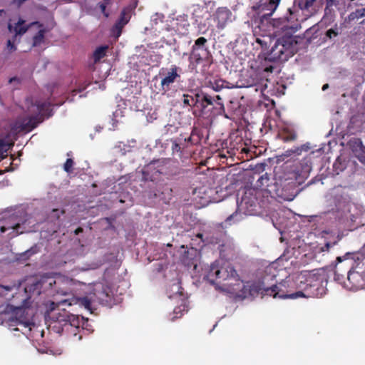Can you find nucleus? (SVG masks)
<instances>
[{
  "instance_id": "nucleus-1",
  "label": "nucleus",
  "mask_w": 365,
  "mask_h": 365,
  "mask_svg": "<svg viewBox=\"0 0 365 365\" xmlns=\"http://www.w3.org/2000/svg\"><path fill=\"white\" fill-rule=\"evenodd\" d=\"M252 49L261 51L255 61L259 70L272 72L274 66L270 64L276 61H286L294 55L293 46L289 38L275 39L271 34H257L255 31L252 36Z\"/></svg>"
},
{
  "instance_id": "nucleus-2",
  "label": "nucleus",
  "mask_w": 365,
  "mask_h": 365,
  "mask_svg": "<svg viewBox=\"0 0 365 365\" xmlns=\"http://www.w3.org/2000/svg\"><path fill=\"white\" fill-rule=\"evenodd\" d=\"M276 268L274 264H269L263 270L259 269L257 272L258 280L252 282V292L262 298L265 296L272 297L274 299H297L304 294L302 291L294 292L296 280L285 279L279 283L273 284L276 278Z\"/></svg>"
},
{
  "instance_id": "nucleus-3",
  "label": "nucleus",
  "mask_w": 365,
  "mask_h": 365,
  "mask_svg": "<svg viewBox=\"0 0 365 365\" xmlns=\"http://www.w3.org/2000/svg\"><path fill=\"white\" fill-rule=\"evenodd\" d=\"M206 278L211 284H216L219 289L234 294L237 298L245 299L251 295L250 282L240 279L228 262L221 265L217 261L211 264Z\"/></svg>"
},
{
  "instance_id": "nucleus-4",
  "label": "nucleus",
  "mask_w": 365,
  "mask_h": 365,
  "mask_svg": "<svg viewBox=\"0 0 365 365\" xmlns=\"http://www.w3.org/2000/svg\"><path fill=\"white\" fill-rule=\"evenodd\" d=\"M327 284L325 271L323 269H313L302 271L296 277V286L304 294L302 297H315L319 294V289L323 284Z\"/></svg>"
},
{
  "instance_id": "nucleus-5",
  "label": "nucleus",
  "mask_w": 365,
  "mask_h": 365,
  "mask_svg": "<svg viewBox=\"0 0 365 365\" xmlns=\"http://www.w3.org/2000/svg\"><path fill=\"white\" fill-rule=\"evenodd\" d=\"M345 265L350 267L346 272L347 283H345V288L350 290L365 289V258L361 259L359 255L348 256Z\"/></svg>"
},
{
  "instance_id": "nucleus-6",
  "label": "nucleus",
  "mask_w": 365,
  "mask_h": 365,
  "mask_svg": "<svg viewBox=\"0 0 365 365\" xmlns=\"http://www.w3.org/2000/svg\"><path fill=\"white\" fill-rule=\"evenodd\" d=\"M237 209L222 222V227H227L251 215V185H246L237 194Z\"/></svg>"
},
{
  "instance_id": "nucleus-7",
  "label": "nucleus",
  "mask_w": 365,
  "mask_h": 365,
  "mask_svg": "<svg viewBox=\"0 0 365 365\" xmlns=\"http://www.w3.org/2000/svg\"><path fill=\"white\" fill-rule=\"evenodd\" d=\"M207 40L205 37H200L195 40L192 46L189 57L190 65L192 69L196 68L197 66L206 61L210 56L208 48L206 47Z\"/></svg>"
},
{
  "instance_id": "nucleus-8",
  "label": "nucleus",
  "mask_w": 365,
  "mask_h": 365,
  "mask_svg": "<svg viewBox=\"0 0 365 365\" xmlns=\"http://www.w3.org/2000/svg\"><path fill=\"white\" fill-rule=\"evenodd\" d=\"M180 68L173 65L170 70L163 73L161 76L160 91L163 95H169V92L172 90L173 84L180 78V75L178 73Z\"/></svg>"
},
{
  "instance_id": "nucleus-9",
  "label": "nucleus",
  "mask_w": 365,
  "mask_h": 365,
  "mask_svg": "<svg viewBox=\"0 0 365 365\" xmlns=\"http://www.w3.org/2000/svg\"><path fill=\"white\" fill-rule=\"evenodd\" d=\"M299 164V166L293 170V173H290L292 176L288 177V179L294 180L297 183L301 184L308 178L312 166L311 159L308 158H303Z\"/></svg>"
},
{
  "instance_id": "nucleus-10",
  "label": "nucleus",
  "mask_w": 365,
  "mask_h": 365,
  "mask_svg": "<svg viewBox=\"0 0 365 365\" xmlns=\"http://www.w3.org/2000/svg\"><path fill=\"white\" fill-rule=\"evenodd\" d=\"M66 304H67L68 306H72L73 304H78L80 307H83L86 309L92 312L91 300L88 297L64 299L57 303L51 302L49 304V310L51 312H54L60 306H63Z\"/></svg>"
},
{
  "instance_id": "nucleus-11",
  "label": "nucleus",
  "mask_w": 365,
  "mask_h": 365,
  "mask_svg": "<svg viewBox=\"0 0 365 365\" xmlns=\"http://www.w3.org/2000/svg\"><path fill=\"white\" fill-rule=\"evenodd\" d=\"M213 20L219 29H223L232 21V13L227 7H219L213 14Z\"/></svg>"
},
{
  "instance_id": "nucleus-12",
  "label": "nucleus",
  "mask_w": 365,
  "mask_h": 365,
  "mask_svg": "<svg viewBox=\"0 0 365 365\" xmlns=\"http://www.w3.org/2000/svg\"><path fill=\"white\" fill-rule=\"evenodd\" d=\"M200 95V98L198 103H200V106L202 110L211 106L212 108H215L216 110V111L214 112L215 115L222 114V113L225 111L223 103L217 102L211 96L207 93H202Z\"/></svg>"
},
{
  "instance_id": "nucleus-13",
  "label": "nucleus",
  "mask_w": 365,
  "mask_h": 365,
  "mask_svg": "<svg viewBox=\"0 0 365 365\" xmlns=\"http://www.w3.org/2000/svg\"><path fill=\"white\" fill-rule=\"evenodd\" d=\"M130 19V9L128 7L124 8L120 12L119 19L111 29V32L115 37L118 38L121 35L123 28L129 22Z\"/></svg>"
},
{
  "instance_id": "nucleus-14",
  "label": "nucleus",
  "mask_w": 365,
  "mask_h": 365,
  "mask_svg": "<svg viewBox=\"0 0 365 365\" xmlns=\"http://www.w3.org/2000/svg\"><path fill=\"white\" fill-rule=\"evenodd\" d=\"M62 311L63 313H58L56 321L59 322H64L65 324H68L71 327H74L76 328L79 327L81 321L78 315L71 314L69 312L66 311L64 308L62 309Z\"/></svg>"
},
{
  "instance_id": "nucleus-15",
  "label": "nucleus",
  "mask_w": 365,
  "mask_h": 365,
  "mask_svg": "<svg viewBox=\"0 0 365 365\" xmlns=\"http://www.w3.org/2000/svg\"><path fill=\"white\" fill-rule=\"evenodd\" d=\"M34 105L37 108V110L39 113L38 116L41 120H43L44 117L48 118L52 115L51 105L49 102L36 101Z\"/></svg>"
},
{
  "instance_id": "nucleus-16",
  "label": "nucleus",
  "mask_w": 365,
  "mask_h": 365,
  "mask_svg": "<svg viewBox=\"0 0 365 365\" xmlns=\"http://www.w3.org/2000/svg\"><path fill=\"white\" fill-rule=\"evenodd\" d=\"M26 223V221H24L23 223H15L9 226H1L0 228L1 232L4 233L6 231H7L9 229H12L13 231L10 233V237H14L15 236H17L19 234H22L24 232H26L28 231V230L26 229L24 227V225Z\"/></svg>"
},
{
  "instance_id": "nucleus-17",
  "label": "nucleus",
  "mask_w": 365,
  "mask_h": 365,
  "mask_svg": "<svg viewBox=\"0 0 365 365\" xmlns=\"http://www.w3.org/2000/svg\"><path fill=\"white\" fill-rule=\"evenodd\" d=\"M257 180L255 187H252L254 190H265L271 184V178L267 172L264 174L257 177Z\"/></svg>"
},
{
  "instance_id": "nucleus-18",
  "label": "nucleus",
  "mask_w": 365,
  "mask_h": 365,
  "mask_svg": "<svg viewBox=\"0 0 365 365\" xmlns=\"http://www.w3.org/2000/svg\"><path fill=\"white\" fill-rule=\"evenodd\" d=\"M196 250L192 248L191 250H185L183 252V254L180 257V261L183 264L187 267H191L192 265L196 267V264H194V257L193 256L195 255Z\"/></svg>"
},
{
  "instance_id": "nucleus-19",
  "label": "nucleus",
  "mask_w": 365,
  "mask_h": 365,
  "mask_svg": "<svg viewBox=\"0 0 365 365\" xmlns=\"http://www.w3.org/2000/svg\"><path fill=\"white\" fill-rule=\"evenodd\" d=\"M41 121V120L38 115L30 117L26 122H23L21 124V130L23 131L29 132L34 129Z\"/></svg>"
},
{
  "instance_id": "nucleus-20",
  "label": "nucleus",
  "mask_w": 365,
  "mask_h": 365,
  "mask_svg": "<svg viewBox=\"0 0 365 365\" xmlns=\"http://www.w3.org/2000/svg\"><path fill=\"white\" fill-rule=\"evenodd\" d=\"M190 93V94H183L182 101L185 105L192 107L195 106L200 101V93H194L192 91H191Z\"/></svg>"
},
{
  "instance_id": "nucleus-21",
  "label": "nucleus",
  "mask_w": 365,
  "mask_h": 365,
  "mask_svg": "<svg viewBox=\"0 0 365 365\" xmlns=\"http://www.w3.org/2000/svg\"><path fill=\"white\" fill-rule=\"evenodd\" d=\"M277 136L284 142L294 141L297 138L296 133L293 130L289 128H284L281 130Z\"/></svg>"
},
{
  "instance_id": "nucleus-22",
  "label": "nucleus",
  "mask_w": 365,
  "mask_h": 365,
  "mask_svg": "<svg viewBox=\"0 0 365 365\" xmlns=\"http://www.w3.org/2000/svg\"><path fill=\"white\" fill-rule=\"evenodd\" d=\"M342 267L343 265H336L335 267L334 279L339 284H341L344 287H345V283H347V279L345 277L346 275V272L347 271H344L342 273Z\"/></svg>"
},
{
  "instance_id": "nucleus-23",
  "label": "nucleus",
  "mask_w": 365,
  "mask_h": 365,
  "mask_svg": "<svg viewBox=\"0 0 365 365\" xmlns=\"http://www.w3.org/2000/svg\"><path fill=\"white\" fill-rule=\"evenodd\" d=\"M210 85L212 88L217 92L220 91L223 88H230L233 87L231 86L230 83L221 78L215 79L213 81H211Z\"/></svg>"
},
{
  "instance_id": "nucleus-24",
  "label": "nucleus",
  "mask_w": 365,
  "mask_h": 365,
  "mask_svg": "<svg viewBox=\"0 0 365 365\" xmlns=\"http://www.w3.org/2000/svg\"><path fill=\"white\" fill-rule=\"evenodd\" d=\"M289 17L287 18V24L284 25L282 28L290 29L293 30L294 31H296L301 27L300 24L298 22L297 19H296V22L294 21V19H295L296 16L291 11V9H289Z\"/></svg>"
},
{
  "instance_id": "nucleus-25",
  "label": "nucleus",
  "mask_w": 365,
  "mask_h": 365,
  "mask_svg": "<svg viewBox=\"0 0 365 365\" xmlns=\"http://www.w3.org/2000/svg\"><path fill=\"white\" fill-rule=\"evenodd\" d=\"M108 49V46L104 45L101 46L94 51L93 53V58L94 63H96L100 61L103 58L106 56L107 51Z\"/></svg>"
},
{
  "instance_id": "nucleus-26",
  "label": "nucleus",
  "mask_w": 365,
  "mask_h": 365,
  "mask_svg": "<svg viewBox=\"0 0 365 365\" xmlns=\"http://www.w3.org/2000/svg\"><path fill=\"white\" fill-rule=\"evenodd\" d=\"M268 5H269V3L264 4L262 6V9H261V12H263V13L261 14H259V16L257 18L255 17V19H252V21H254L255 24H259V23L262 24L264 19L267 20L272 15V14L270 15H264V14H267V13H269V10L268 9H269V6H268Z\"/></svg>"
},
{
  "instance_id": "nucleus-27",
  "label": "nucleus",
  "mask_w": 365,
  "mask_h": 365,
  "mask_svg": "<svg viewBox=\"0 0 365 365\" xmlns=\"http://www.w3.org/2000/svg\"><path fill=\"white\" fill-rule=\"evenodd\" d=\"M38 252V249L36 245L31 247L30 249L26 251L21 253L19 257V259L20 260H28L32 255L36 254Z\"/></svg>"
},
{
  "instance_id": "nucleus-28",
  "label": "nucleus",
  "mask_w": 365,
  "mask_h": 365,
  "mask_svg": "<svg viewBox=\"0 0 365 365\" xmlns=\"http://www.w3.org/2000/svg\"><path fill=\"white\" fill-rule=\"evenodd\" d=\"M191 145H198L200 144L202 134L200 130L197 128H194L191 132Z\"/></svg>"
},
{
  "instance_id": "nucleus-29",
  "label": "nucleus",
  "mask_w": 365,
  "mask_h": 365,
  "mask_svg": "<svg viewBox=\"0 0 365 365\" xmlns=\"http://www.w3.org/2000/svg\"><path fill=\"white\" fill-rule=\"evenodd\" d=\"M267 166V164L264 162L257 163L255 167H252V180L255 178L256 175L260 176L259 175L265 171Z\"/></svg>"
},
{
  "instance_id": "nucleus-30",
  "label": "nucleus",
  "mask_w": 365,
  "mask_h": 365,
  "mask_svg": "<svg viewBox=\"0 0 365 365\" xmlns=\"http://www.w3.org/2000/svg\"><path fill=\"white\" fill-rule=\"evenodd\" d=\"M46 30L44 29H40L36 34L33 37V46H40L44 40Z\"/></svg>"
},
{
  "instance_id": "nucleus-31",
  "label": "nucleus",
  "mask_w": 365,
  "mask_h": 365,
  "mask_svg": "<svg viewBox=\"0 0 365 365\" xmlns=\"http://www.w3.org/2000/svg\"><path fill=\"white\" fill-rule=\"evenodd\" d=\"M13 312L17 324H25L24 321L25 309L20 307H16L14 308Z\"/></svg>"
},
{
  "instance_id": "nucleus-32",
  "label": "nucleus",
  "mask_w": 365,
  "mask_h": 365,
  "mask_svg": "<svg viewBox=\"0 0 365 365\" xmlns=\"http://www.w3.org/2000/svg\"><path fill=\"white\" fill-rule=\"evenodd\" d=\"M24 23L25 21L24 20L19 19V21L16 24L15 32L16 34L22 35L26 32L28 27L24 26Z\"/></svg>"
},
{
  "instance_id": "nucleus-33",
  "label": "nucleus",
  "mask_w": 365,
  "mask_h": 365,
  "mask_svg": "<svg viewBox=\"0 0 365 365\" xmlns=\"http://www.w3.org/2000/svg\"><path fill=\"white\" fill-rule=\"evenodd\" d=\"M362 17H365L364 16V11H363V8L362 9H356L354 11L351 12L349 15V20H355V19H361Z\"/></svg>"
},
{
  "instance_id": "nucleus-34",
  "label": "nucleus",
  "mask_w": 365,
  "mask_h": 365,
  "mask_svg": "<svg viewBox=\"0 0 365 365\" xmlns=\"http://www.w3.org/2000/svg\"><path fill=\"white\" fill-rule=\"evenodd\" d=\"M187 148L182 142H178L177 140H173L172 150L173 153H181L182 148Z\"/></svg>"
},
{
  "instance_id": "nucleus-35",
  "label": "nucleus",
  "mask_w": 365,
  "mask_h": 365,
  "mask_svg": "<svg viewBox=\"0 0 365 365\" xmlns=\"http://www.w3.org/2000/svg\"><path fill=\"white\" fill-rule=\"evenodd\" d=\"M9 144L6 143L4 140L0 139V158H4L7 153Z\"/></svg>"
},
{
  "instance_id": "nucleus-36",
  "label": "nucleus",
  "mask_w": 365,
  "mask_h": 365,
  "mask_svg": "<svg viewBox=\"0 0 365 365\" xmlns=\"http://www.w3.org/2000/svg\"><path fill=\"white\" fill-rule=\"evenodd\" d=\"M73 165H74L73 160L71 158H68L63 165L64 170L68 173H73Z\"/></svg>"
},
{
  "instance_id": "nucleus-37",
  "label": "nucleus",
  "mask_w": 365,
  "mask_h": 365,
  "mask_svg": "<svg viewBox=\"0 0 365 365\" xmlns=\"http://www.w3.org/2000/svg\"><path fill=\"white\" fill-rule=\"evenodd\" d=\"M280 0H269V13H267V15H270L273 14V12L276 10L277 7L278 6V4L279 3Z\"/></svg>"
},
{
  "instance_id": "nucleus-38",
  "label": "nucleus",
  "mask_w": 365,
  "mask_h": 365,
  "mask_svg": "<svg viewBox=\"0 0 365 365\" xmlns=\"http://www.w3.org/2000/svg\"><path fill=\"white\" fill-rule=\"evenodd\" d=\"M255 148V150L252 151V159L254 158V155L255 157H257L259 155H260L262 153L264 152L266 150V148H264V146H261V148H257L256 145H252V149Z\"/></svg>"
},
{
  "instance_id": "nucleus-39",
  "label": "nucleus",
  "mask_w": 365,
  "mask_h": 365,
  "mask_svg": "<svg viewBox=\"0 0 365 365\" xmlns=\"http://www.w3.org/2000/svg\"><path fill=\"white\" fill-rule=\"evenodd\" d=\"M337 244V241L327 242L323 247L320 248L321 252H329L331 248Z\"/></svg>"
},
{
  "instance_id": "nucleus-40",
  "label": "nucleus",
  "mask_w": 365,
  "mask_h": 365,
  "mask_svg": "<svg viewBox=\"0 0 365 365\" xmlns=\"http://www.w3.org/2000/svg\"><path fill=\"white\" fill-rule=\"evenodd\" d=\"M325 10H330L333 6H336L339 4V0H325Z\"/></svg>"
},
{
  "instance_id": "nucleus-41",
  "label": "nucleus",
  "mask_w": 365,
  "mask_h": 365,
  "mask_svg": "<svg viewBox=\"0 0 365 365\" xmlns=\"http://www.w3.org/2000/svg\"><path fill=\"white\" fill-rule=\"evenodd\" d=\"M252 87H255V91L256 93H258L259 91V96H260V94L264 95V92L266 88H267L266 85L263 87L262 86H259V85H257V84H253L252 83Z\"/></svg>"
},
{
  "instance_id": "nucleus-42",
  "label": "nucleus",
  "mask_w": 365,
  "mask_h": 365,
  "mask_svg": "<svg viewBox=\"0 0 365 365\" xmlns=\"http://www.w3.org/2000/svg\"><path fill=\"white\" fill-rule=\"evenodd\" d=\"M316 0H304V4L302 5L304 10H309L314 4Z\"/></svg>"
},
{
  "instance_id": "nucleus-43",
  "label": "nucleus",
  "mask_w": 365,
  "mask_h": 365,
  "mask_svg": "<svg viewBox=\"0 0 365 365\" xmlns=\"http://www.w3.org/2000/svg\"><path fill=\"white\" fill-rule=\"evenodd\" d=\"M347 256L353 257V255H359L361 259H365V244L361 249L360 253L358 254H347Z\"/></svg>"
},
{
  "instance_id": "nucleus-44",
  "label": "nucleus",
  "mask_w": 365,
  "mask_h": 365,
  "mask_svg": "<svg viewBox=\"0 0 365 365\" xmlns=\"http://www.w3.org/2000/svg\"><path fill=\"white\" fill-rule=\"evenodd\" d=\"M33 286L34 287V288L33 289V292H36V294H41V282H36L35 284H33Z\"/></svg>"
},
{
  "instance_id": "nucleus-45",
  "label": "nucleus",
  "mask_w": 365,
  "mask_h": 365,
  "mask_svg": "<svg viewBox=\"0 0 365 365\" xmlns=\"http://www.w3.org/2000/svg\"><path fill=\"white\" fill-rule=\"evenodd\" d=\"M304 4V0H294V4L297 5L301 10H304L302 5Z\"/></svg>"
},
{
  "instance_id": "nucleus-46",
  "label": "nucleus",
  "mask_w": 365,
  "mask_h": 365,
  "mask_svg": "<svg viewBox=\"0 0 365 365\" xmlns=\"http://www.w3.org/2000/svg\"><path fill=\"white\" fill-rule=\"evenodd\" d=\"M7 48L11 51L16 50V47L14 46V42H12L11 40H8L7 41Z\"/></svg>"
},
{
  "instance_id": "nucleus-47",
  "label": "nucleus",
  "mask_w": 365,
  "mask_h": 365,
  "mask_svg": "<svg viewBox=\"0 0 365 365\" xmlns=\"http://www.w3.org/2000/svg\"><path fill=\"white\" fill-rule=\"evenodd\" d=\"M327 36L329 38H331V36L334 35V36H337V32H336L334 29H330L329 30H327Z\"/></svg>"
},
{
  "instance_id": "nucleus-48",
  "label": "nucleus",
  "mask_w": 365,
  "mask_h": 365,
  "mask_svg": "<svg viewBox=\"0 0 365 365\" xmlns=\"http://www.w3.org/2000/svg\"><path fill=\"white\" fill-rule=\"evenodd\" d=\"M190 139H191V135L189 137H187V138H185L183 139V143H182L184 145H187V147L189 145H191V140H190Z\"/></svg>"
},
{
  "instance_id": "nucleus-49",
  "label": "nucleus",
  "mask_w": 365,
  "mask_h": 365,
  "mask_svg": "<svg viewBox=\"0 0 365 365\" xmlns=\"http://www.w3.org/2000/svg\"><path fill=\"white\" fill-rule=\"evenodd\" d=\"M26 0H14L13 3L20 6Z\"/></svg>"
},
{
  "instance_id": "nucleus-50",
  "label": "nucleus",
  "mask_w": 365,
  "mask_h": 365,
  "mask_svg": "<svg viewBox=\"0 0 365 365\" xmlns=\"http://www.w3.org/2000/svg\"><path fill=\"white\" fill-rule=\"evenodd\" d=\"M239 83H240V84H239L237 86L238 87H250V86H251V85L249 84V82H247V84L244 83H242L241 81H240Z\"/></svg>"
},
{
  "instance_id": "nucleus-51",
  "label": "nucleus",
  "mask_w": 365,
  "mask_h": 365,
  "mask_svg": "<svg viewBox=\"0 0 365 365\" xmlns=\"http://www.w3.org/2000/svg\"><path fill=\"white\" fill-rule=\"evenodd\" d=\"M83 228L82 227H78L76 230H75V234L76 235H78L79 233L82 232H83Z\"/></svg>"
},
{
  "instance_id": "nucleus-52",
  "label": "nucleus",
  "mask_w": 365,
  "mask_h": 365,
  "mask_svg": "<svg viewBox=\"0 0 365 365\" xmlns=\"http://www.w3.org/2000/svg\"><path fill=\"white\" fill-rule=\"evenodd\" d=\"M100 8H101V11H102L103 12H104V11H105V10H106V4H101L100 5Z\"/></svg>"
},
{
  "instance_id": "nucleus-53",
  "label": "nucleus",
  "mask_w": 365,
  "mask_h": 365,
  "mask_svg": "<svg viewBox=\"0 0 365 365\" xmlns=\"http://www.w3.org/2000/svg\"><path fill=\"white\" fill-rule=\"evenodd\" d=\"M160 174H163V175H167V176H170V175H175V173H163V172L161 170L160 171Z\"/></svg>"
},
{
  "instance_id": "nucleus-54",
  "label": "nucleus",
  "mask_w": 365,
  "mask_h": 365,
  "mask_svg": "<svg viewBox=\"0 0 365 365\" xmlns=\"http://www.w3.org/2000/svg\"><path fill=\"white\" fill-rule=\"evenodd\" d=\"M328 88H329V84H328V83H326V84L323 85V86H322V91H325V90H327Z\"/></svg>"
},
{
  "instance_id": "nucleus-55",
  "label": "nucleus",
  "mask_w": 365,
  "mask_h": 365,
  "mask_svg": "<svg viewBox=\"0 0 365 365\" xmlns=\"http://www.w3.org/2000/svg\"><path fill=\"white\" fill-rule=\"evenodd\" d=\"M359 159V160H360L361 163H364V164H365V156H364V157L361 156V157H360Z\"/></svg>"
},
{
  "instance_id": "nucleus-56",
  "label": "nucleus",
  "mask_w": 365,
  "mask_h": 365,
  "mask_svg": "<svg viewBox=\"0 0 365 365\" xmlns=\"http://www.w3.org/2000/svg\"><path fill=\"white\" fill-rule=\"evenodd\" d=\"M102 293H103V294H105V296H106V297H109V293H108V292H106V289H103V291L102 292Z\"/></svg>"
},
{
  "instance_id": "nucleus-57",
  "label": "nucleus",
  "mask_w": 365,
  "mask_h": 365,
  "mask_svg": "<svg viewBox=\"0 0 365 365\" xmlns=\"http://www.w3.org/2000/svg\"><path fill=\"white\" fill-rule=\"evenodd\" d=\"M3 287H4L5 289L8 290V291H9V290H11V287H9V286H6V287H4V286Z\"/></svg>"
},
{
  "instance_id": "nucleus-58",
  "label": "nucleus",
  "mask_w": 365,
  "mask_h": 365,
  "mask_svg": "<svg viewBox=\"0 0 365 365\" xmlns=\"http://www.w3.org/2000/svg\"><path fill=\"white\" fill-rule=\"evenodd\" d=\"M242 150L247 153L249 152L250 150L249 148H243Z\"/></svg>"
},
{
  "instance_id": "nucleus-59",
  "label": "nucleus",
  "mask_w": 365,
  "mask_h": 365,
  "mask_svg": "<svg viewBox=\"0 0 365 365\" xmlns=\"http://www.w3.org/2000/svg\"><path fill=\"white\" fill-rule=\"evenodd\" d=\"M337 260H338L339 262H341V261H342V260H341V258L340 257H337Z\"/></svg>"
},
{
  "instance_id": "nucleus-60",
  "label": "nucleus",
  "mask_w": 365,
  "mask_h": 365,
  "mask_svg": "<svg viewBox=\"0 0 365 365\" xmlns=\"http://www.w3.org/2000/svg\"><path fill=\"white\" fill-rule=\"evenodd\" d=\"M197 237L202 239V234H198Z\"/></svg>"
},
{
  "instance_id": "nucleus-61",
  "label": "nucleus",
  "mask_w": 365,
  "mask_h": 365,
  "mask_svg": "<svg viewBox=\"0 0 365 365\" xmlns=\"http://www.w3.org/2000/svg\"><path fill=\"white\" fill-rule=\"evenodd\" d=\"M15 79H16V78H10L9 82L11 83Z\"/></svg>"
},
{
  "instance_id": "nucleus-62",
  "label": "nucleus",
  "mask_w": 365,
  "mask_h": 365,
  "mask_svg": "<svg viewBox=\"0 0 365 365\" xmlns=\"http://www.w3.org/2000/svg\"><path fill=\"white\" fill-rule=\"evenodd\" d=\"M178 309H180V307H178V308L175 309L174 312L175 313H178Z\"/></svg>"
},
{
  "instance_id": "nucleus-63",
  "label": "nucleus",
  "mask_w": 365,
  "mask_h": 365,
  "mask_svg": "<svg viewBox=\"0 0 365 365\" xmlns=\"http://www.w3.org/2000/svg\"><path fill=\"white\" fill-rule=\"evenodd\" d=\"M216 98H217V100H220V99H221V98H220V96H218V95H217V96H216Z\"/></svg>"
},
{
  "instance_id": "nucleus-64",
  "label": "nucleus",
  "mask_w": 365,
  "mask_h": 365,
  "mask_svg": "<svg viewBox=\"0 0 365 365\" xmlns=\"http://www.w3.org/2000/svg\"><path fill=\"white\" fill-rule=\"evenodd\" d=\"M53 212L55 213V212H58V210H53Z\"/></svg>"
}]
</instances>
